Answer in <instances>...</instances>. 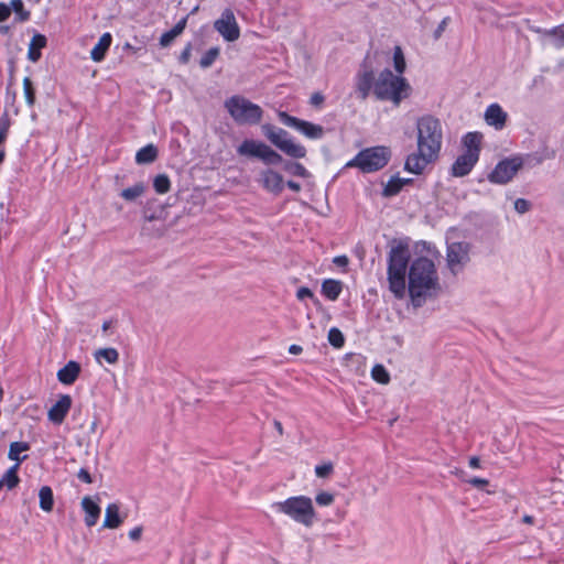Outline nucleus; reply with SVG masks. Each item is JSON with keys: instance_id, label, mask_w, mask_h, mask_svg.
<instances>
[{"instance_id": "1", "label": "nucleus", "mask_w": 564, "mask_h": 564, "mask_svg": "<svg viewBox=\"0 0 564 564\" xmlns=\"http://www.w3.org/2000/svg\"><path fill=\"white\" fill-rule=\"evenodd\" d=\"M438 286L434 262L427 257H419L409 267L408 291L413 307L419 308L432 291Z\"/></svg>"}, {"instance_id": "2", "label": "nucleus", "mask_w": 564, "mask_h": 564, "mask_svg": "<svg viewBox=\"0 0 564 564\" xmlns=\"http://www.w3.org/2000/svg\"><path fill=\"white\" fill-rule=\"evenodd\" d=\"M410 261V251L406 243L398 242L392 246L388 254L389 290L395 299L402 300L406 293V270Z\"/></svg>"}, {"instance_id": "3", "label": "nucleus", "mask_w": 564, "mask_h": 564, "mask_svg": "<svg viewBox=\"0 0 564 564\" xmlns=\"http://www.w3.org/2000/svg\"><path fill=\"white\" fill-rule=\"evenodd\" d=\"M410 93L411 86L408 80L400 75H393L389 68L380 72L373 89L377 99L389 100L397 106L408 98Z\"/></svg>"}, {"instance_id": "4", "label": "nucleus", "mask_w": 564, "mask_h": 564, "mask_svg": "<svg viewBox=\"0 0 564 564\" xmlns=\"http://www.w3.org/2000/svg\"><path fill=\"white\" fill-rule=\"evenodd\" d=\"M417 130V150H424L430 158H438L443 130L441 121L431 116L425 115L416 120Z\"/></svg>"}, {"instance_id": "5", "label": "nucleus", "mask_w": 564, "mask_h": 564, "mask_svg": "<svg viewBox=\"0 0 564 564\" xmlns=\"http://www.w3.org/2000/svg\"><path fill=\"white\" fill-rule=\"evenodd\" d=\"M391 150L386 145H375L360 150L345 167H357L364 174L382 170L391 160Z\"/></svg>"}, {"instance_id": "6", "label": "nucleus", "mask_w": 564, "mask_h": 564, "mask_svg": "<svg viewBox=\"0 0 564 564\" xmlns=\"http://www.w3.org/2000/svg\"><path fill=\"white\" fill-rule=\"evenodd\" d=\"M224 106L232 120L239 126H256L262 120V108L240 95L227 98Z\"/></svg>"}, {"instance_id": "7", "label": "nucleus", "mask_w": 564, "mask_h": 564, "mask_svg": "<svg viewBox=\"0 0 564 564\" xmlns=\"http://www.w3.org/2000/svg\"><path fill=\"white\" fill-rule=\"evenodd\" d=\"M278 512L290 517L304 527H312L315 520L313 501L306 496H293L274 505Z\"/></svg>"}, {"instance_id": "8", "label": "nucleus", "mask_w": 564, "mask_h": 564, "mask_svg": "<svg viewBox=\"0 0 564 564\" xmlns=\"http://www.w3.org/2000/svg\"><path fill=\"white\" fill-rule=\"evenodd\" d=\"M261 131L275 148L291 159L299 160L306 156V148L301 143L294 142L286 130L271 123H264L261 126Z\"/></svg>"}, {"instance_id": "9", "label": "nucleus", "mask_w": 564, "mask_h": 564, "mask_svg": "<svg viewBox=\"0 0 564 564\" xmlns=\"http://www.w3.org/2000/svg\"><path fill=\"white\" fill-rule=\"evenodd\" d=\"M237 154L246 158L261 160L267 165H278L283 162L282 155L267 143L253 139H246L237 147Z\"/></svg>"}, {"instance_id": "10", "label": "nucleus", "mask_w": 564, "mask_h": 564, "mask_svg": "<svg viewBox=\"0 0 564 564\" xmlns=\"http://www.w3.org/2000/svg\"><path fill=\"white\" fill-rule=\"evenodd\" d=\"M278 118L281 123L296 130L310 140H321L324 138L325 130L321 124L300 119L282 110L278 111Z\"/></svg>"}, {"instance_id": "11", "label": "nucleus", "mask_w": 564, "mask_h": 564, "mask_svg": "<svg viewBox=\"0 0 564 564\" xmlns=\"http://www.w3.org/2000/svg\"><path fill=\"white\" fill-rule=\"evenodd\" d=\"M521 170V162H516L514 156L506 158L499 161L494 170L487 175L491 184L506 185Z\"/></svg>"}, {"instance_id": "12", "label": "nucleus", "mask_w": 564, "mask_h": 564, "mask_svg": "<svg viewBox=\"0 0 564 564\" xmlns=\"http://www.w3.org/2000/svg\"><path fill=\"white\" fill-rule=\"evenodd\" d=\"M470 245L466 241H457L447 245L446 261L453 274H457L469 262Z\"/></svg>"}, {"instance_id": "13", "label": "nucleus", "mask_w": 564, "mask_h": 564, "mask_svg": "<svg viewBox=\"0 0 564 564\" xmlns=\"http://www.w3.org/2000/svg\"><path fill=\"white\" fill-rule=\"evenodd\" d=\"M376 80L372 66L368 62V57H366L355 75V90L357 96L362 100L367 99L371 90L373 91L375 89Z\"/></svg>"}, {"instance_id": "14", "label": "nucleus", "mask_w": 564, "mask_h": 564, "mask_svg": "<svg viewBox=\"0 0 564 564\" xmlns=\"http://www.w3.org/2000/svg\"><path fill=\"white\" fill-rule=\"evenodd\" d=\"M214 29L227 41L235 42L240 36V28L236 21L234 11L225 9L219 19L214 22Z\"/></svg>"}, {"instance_id": "15", "label": "nucleus", "mask_w": 564, "mask_h": 564, "mask_svg": "<svg viewBox=\"0 0 564 564\" xmlns=\"http://www.w3.org/2000/svg\"><path fill=\"white\" fill-rule=\"evenodd\" d=\"M72 403L73 400L69 394H61L56 403L47 412L48 420L56 425L62 424L72 408Z\"/></svg>"}, {"instance_id": "16", "label": "nucleus", "mask_w": 564, "mask_h": 564, "mask_svg": "<svg viewBox=\"0 0 564 564\" xmlns=\"http://www.w3.org/2000/svg\"><path fill=\"white\" fill-rule=\"evenodd\" d=\"M437 158L427 156L424 150H417L406 156L404 162V170L409 173L421 174L427 164L434 162Z\"/></svg>"}, {"instance_id": "17", "label": "nucleus", "mask_w": 564, "mask_h": 564, "mask_svg": "<svg viewBox=\"0 0 564 564\" xmlns=\"http://www.w3.org/2000/svg\"><path fill=\"white\" fill-rule=\"evenodd\" d=\"M479 160L471 154L462 153L457 156L451 167V175L454 177H463L468 175Z\"/></svg>"}, {"instance_id": "18", "label": "nucleus", "mask_w": 564, "mask_h": 564, "mask_svg": "<svg viewBox=\"0 0 564 564\" xmlns=\"http://www.w3.org/2000/svg\"><path fill=\"white\" fill-rule=\"evenodd\" d=\"M261 183L265 191L274 195L282 193L284 187L283 176L272 169L264 170L261 173Z\"/></svg>"}, {"instance_id": "19", "label": "nucleus", "mask_w": 564, "mask_h": 564, "mask_svg": "<svg viewBox=\"0 0 564 564\" xmlns=\"http://www.w3.org/2000/svg\"><path fill=\"white\" fill-rule=\"evenodd\" d=\"M507 117V112L496 102L489 105L485 111V121L497 130H501L506 126Z\"/></svg>"}, {"instance_id": "20", "label": "nucleus", "mask_w": 564, "mask_h": 564, "mask_svg": "<svg viewBox=\"0 0 564 564\" xmlns=\"http://www.w3.org/2000/svg\"><path fill=\"white\" fill-rule=\"evenodd\" d=\"M80 371V364L75 360H69L63 368L57 371V380L62 384L70 386L78 379Z\"/></svg>"}, {"instance_id": "21", "label": "nucleus", "mask_w": 564, "mask_h": 564, "mask_svg": "<svg viewBox=\"0 0 564 564\" xmlns=\"http://www.w3.org/2000/svg\"><path fill=\"white\" fill-rule=\"evenodd\" d=\"M482 134L478 131H470L463 135L462 144L465 154H471L479 160Z\"/></svg>"}, {"instance_id": "22", "label": "nucleus", "mask_w": 564, "mask_h": 564, "mask_svg": "<svg viewBox=\"0 0 564 564\" xmlns=\"http://www.w3.org/2000/svg\"><path fill=\"white\" fill-rule=\"evenodd\" d=\"M553 156H554L553 153L550 154L546 150H542V151H535L532 153H528L523 156L516 155L514 159H516V162H521V169L524 166L532 169V167L540 165L545 160L552 159Z\"/></svg>"}, {"instance_id": "23", "label": "nucleus", "mask_w": 564, "mask_h": 564, "mask_svg": "<svg viewBox=\"0 0 564 564\" xmlns=\"http://www.w3.org/2000/svg\"><path fill=\"white\" fill-rule=\"evenodd\" d=\"M532 31L543 36H551L552 44L555 48H564V24L553 26L551 29H543L540 26L532 28Z\"/></svg>"}, {"instance_id": "24", "label": "nucleus", "mask_w": 564, "mask_h": 564, "mask_svg": "<svg viewBox=\"0 0 564 564\" xmlns=\"http://www.w3.org/2000/svg\"><path fill=\"white\" fill-rule=\"evenodd\" d=\"M82 507L85 511V524L88 528L94 527L100 517V507L90 497L83 498Z\"/></svg>"}, {"instance_id": "25", "label": "nucleus", "mask_w": 564, "mask_h": 564, "mask_svg": "<svg viewBox=\"0 0 564 564\" xmlns=\"http://www.w3.org/2000/svg\"><path fill=\"white\" fill-rule=\"evenodd\" d=\"M111 43L112 35L109 32L104 33L90 51V58L96 63L104 61Z\"/></svg>"}, {"instance_id": "26", "label": "nucleus", "mask_w": 564, "mask_h": 564, "mask_svg": "<svg viewBox=\"0 0 564 564\" xmlns=\"http://www.w3.org/2000/svg\"><path fill=\"white\" fill-rule=\"evenodd\" d=\"M46 44V36L40 33H35L29 44L28 58L33 63L37 62L42 56L41 50L44 48Z\"/></svg>"}, {"instance_id": "27", "label": "nucleus", "mask_w": 564, "mask_h": 564, "mask_svg": "<svg viewBox=\"0 0 564 564\" xmlns=\"http://www.w3.org/2000/svg\"><path fill=\"white\" fill-rule=\"evenodd\" d=\"M343 291V282L334 279H326L322 283L321 293L329 301H336Z\"/></svg>"}, {"instance_id": "28", "label": "nucleus", "mask_w": 564, "mask_h": 564, "mask_svg": "<svg viewBox=\"0 0 564 564\" xmlns=\"http://www.w3.org/2000/svg\"><path fill=\"white\" fill-rule=\"evenodd\" d=\"M29 449L30 444L28 442H12L9 447L8 458L15 462L14 465L20 466L28 458V455L21 456L20 454Z\"/></svg>"}, {"instance_id": "29", "label": "nucleus", "mask_w": 564, "mask_h": 564, "mask_svg": "<svg viewBox=\"0 0 564 564\" xmlns=\"http://www.w3.org/2000/svg\"><path fill=\"white\" fill-rule=\"evenodd\" d=\"M158 148L150 143L142 147L135 154V162L138 164H149L156 160Z\"/></svg>"}, {"instance_id": "30", "label": "nucleus", "mask_w": 564, "mask_h": 564, "mask_svg": "<svg viewBox=\"0 0 564 564\" xmlns=\"http://www.w3.org/2000/svg\"><path fill=\"white\" fill-rule=\"evenodd\" d=\"M121 522L122 519L120 518L119 514V507L116 503L108 505L102 527L116 529L121 524Z\"/></svg>"}, {"instance_id": "31", "label": "nucleus", "mask_w": 564, "mask_h": 564, "mask_svg": "<svg viewBox=\"0 0 564 564\" xmlns=\"http://www.w3.org/2000/svg\"><path fill=\"white\" fill-rule=\"evenodd\" d=\"M39 505L45 512H51L54 508V494L50 486H42L39 491Z\"/></svg>"}, {"instance_id": "32", "label": "nucleus", "mask_w": 564, "mask_h": 564, "mask_svg": "<svg viewBox=\"0 0 564 564\" xmlns=\"http://www.w3.org/2000/svg\"><path fill=\"white\" fill-rule=\"evenodd\" d=\"M20 466L13 465L11 466L0 478V481L3 484L4 487H7L9 490L15 488L19 482L20 478L18 476V470Z\"/></svg>"}, {"instance_id": "33", "label": "nucleus", "mask_w": 564, "mask_h": 564, "mask_svg": "<svg viewBox=\"0 0 564 564\" xmlns=\"http://www.w3.org/2000/svg\"><path fill=\"white\" fill-rule=\"evenodd\" d=\"M402 191L399 175H393L383 186L381 192L382 197L390 198L397 196Z\"/></svg>"}, {"instance_id": "34", "label": "nucleus", "mask_w": 564, "mask_h": 564, "mask_svg": "<svg viewBox=\"0 0 564 564\" xmlns=\"http://www.w3.org/2000/svg\"><path fill=\"white\" fill-rule=\"evenodd\" d=\"M144 189V184L140 182L131 187L122 189L120 196L127 202H133L143 194Z\"/></svg>"}, {"instance_id": "35", "label": "nucleus", "mask_w": 564, "mask_h": 564, "mask_svg": "<svg viewBox=\"0 0 564 564\" xmlns=\"http://www.w3.org/2000/svg\"><path fill=\"white\" fill-rule=\"evenodd\" d=\"M220 48L218 46L210 47L206 51L199 59V66L203 69L209 68L215 61L219 57Z\"/></svg>"}, {"instance_id": "36", "label": "nucleus", "mask_w": 564, "mask_h": 564, "mask_svg": "<svg viewBox=\"0 0 564 564\" xmlns=\"http://www.w3.org/2000/svg\"><path fill=\"white\" fill-rule=\"evenodd\" d=\"M10 7L11 11H14L17 13V21L26 22L30 20L31 13L30 11L24 9V3L22 0H11Z\"/></svg>"}, {"instance_id": "37", "label": "nucleus", "mask_w": 564, "mask_h": 564, "mask_svg": "<svg viewBox=\"0 0 564 564\" xmlns=\"http://www.w3.org/2000/svg\"><path fill=\"white\" fill-rule=\"evenodd\" d=\"M284 170L290 174L299 177H307L310 175L307 169L299 162L286 161L284 164Z\"/></svg>"}, {"instance_id": "38", "label": "nucleus", "mask_w": 564, "mask_h": 564, "mask_svg": "<svg viewBox=\"0 0 564 564\" xmlns=\"http://www.w3.org/2000/svg\"><path fill=\"white\" fill-rule=\"evenodd\" d=\"M371 377L378 383L386 384L390 381V375L383 365L377 364L371 369Z\"/></svg>"}, {"instance_id": "39", "label": "nucleus", "mask_w": 564, "mask_h": 564, "mask_svg": "<svg viewBox=\"0 0 564 564\" xmlns=\"http://www.w3.org/2000/svg\"><path fill=\"white\" fill-rule=\"evenodd\" d=\"M393 67L400 76L406 68L405 57L400 46H395L393 50Z\"/></svg>"}, {"instance_id": "40", "label": "nucleus", "mask_w": 564, "mask_h": 564, "mask_svg": "<svg viewBox=\"0 0 564 564\" xmlns=\"http://www.w3.org/2000/svg\"><path fill=\"white\" fill-rule=\"evenodd\" d=\"M153 187L158 194H165L171 188V182L166 174H159L154 177Z\"/></svg>"}, {"instance_id": "41", "label": "nucleus", "mask_w": 564, "mask_h": 564, "mask_svg": "<svg viewBox=\"0 0 564 564\" xmlns=\"http://www.w3.org/2000/svg\"><path fill=\"white\" fill-rule=\"evenodd\" d=\"M23 93L26 105L29 107H33L35 104V88L32 84V80L29 77L23 79Z\"/></svg>"}, {"instance_id": "42", "label": "nucleus", "mask_w": 564, "mask_h": 564, "mask_svg": "<svg viewBox=\"0 0 564 564\" xmlns=\"http://www.w3.org/2000/svg\"><path fill=\"white\" fill-rule=\"evenodd\" d=\"M96 359L104 358L108 364H115L119 359V354L115 348H101L95 354Z\"/></svg>"}, {"instance_id": "43", "label": "nucleus", "mask_w": 564, "mask_h": 564, "mask_svg": "<svg viewBox=\"0 0 564 564\" xmlns=\"http://www.w3.org/2000/svg\"><path fill=\"white\" fill-rule=\"evenodd\" d=\"M328 341L335 348H341L345 344V337L340 329L337 327H332L328 330Z\"/></svg>"}, {"instance_id": "44", "label": "nucleus", "mask_w": 564, "mask_h": 564, "mask_svg": "<svg viewBox=\"0 0 564 564\" xmlns=\"http://www.w3.org/2000/svg\"><path fill=\"white\" fill-rule=\"evenodd\" d=\"M9 120L7 118H2L0 120V143L4 142L7 137H8V132H9ZM6 159V152L3 149H0V164L3 163Z\"/></svg>"}, {"instance_id": "45", "label": "nucleus", "mask_w": 564, "mask_h": 564, "mask_svg": "<svg viewBox=\"0 0 564 564\" xmlns=\"http://www.w3.org/2000/svg\"><path fill=\"white\" fill-rule=\"evenodd\" d=\"M333 469L334 467L332 463H325L315 466V474L319 478H326L333 473Z\"/></svg>"}, {"instance_id": "46", "label": "nucleus", "mask_w": 564, "mask_h": 564, "mask_svg": "<svg viewBox=\"0 0 564 564\" xmlns=\"http://www.w3.org/2000/svg\"><path fill=\"white\" fill-rule=\"evenodd\" d=\"M315 501L318 506H329L334 502V495L327 491L318 492Z\"/></svg>"}, {"instance_id": "47", "label": "nucleus", "mask_w": 564, "mask_h": 564, "mask_svg": "<svg viewBox=\"0 0 564 564\" xmlns=\"http://www.w3.org/2000/svg\"><path fill=\"white\" fill-rule=\"evenodd\" d=\"M530 207H531V203L524 198H517L514 200V209L519 214H524V213L529 212Z\"/></svg>"}, {"instance_id": "48", "label": "nucleus", "mask_w": 564, "mask_h": 564, "mask_svg": "<svg viewBox=\"0 0 564 564\" xmlns=\"http://www.w3.org/2000/svg\"><path fill=\"white\" fill-rule=\"evenodd\" d=\"M174 40L175 35L171 32V30H169L161 35L159 44L161 47H169L171 46Z\"/></svg>"}, {"instance_id": "49", "label": "nucleus", "mask_w": 564, "mask_h": 564, "mask_svg": "<svg viewBox=\"0 0 564 564\" xmlns=\"http://www.w3.org/2000/svg\"><path fill=\"white\" fill-rule=\"evenodd\" d=\"M188 15L182 18L172 29L171 32L177 37L181 35L187 25Z\"/></svg>"}, {"instance_id": "50", "label": "nucleus", "mask_w": 564, "mask_h": 564, "mask_svg": "<svg viewBox=\"0 0 564 564\" xmlns=\"http://www.w3.org/2000/svg\"><path fill=\"white\" fill-rule=\"evenodd\" d=\"M296 297L300 301H304L306 299L315 300V295H314L313 291L306 286H302L297 290Z\"/></svg>"}, {"instance_id": "51", "label": "nucleus", "mask_w": 564, "mask_h": 564, "mask_svg": "<svg viewBox=\"0 0 564 564\" xmlns=\"http://www.w3.org/2000/svg\"><path fill=\"white\" fill-rule=\"evenodd\" d=\"M191 53H192V43H187L178 56V62L181 64H187L191 58Z\"/></svg>"}, {"instance_id": "52", "label": "nucleus", "mask_w": 564, "mask_h": 564, "mask_svg": "<svg viewBox=\"0 0 564 564\" xmlns=\"http://www.w3.org/2000/svg\"><path fill=\"white\" fill-rule=\"evenodd\" d=\"M468 484H470L471 486H474L476 488L482 489L486 486H488L489 481L485 478L473 477L468 480Z\"/></svg>"}, {"instance_id": "53", "label": "nucleus", "mask_w": 564, "mask_h": 564, "mask_svg": "<svg viewBox=\"0 0 564 564\" xmlns=\"http://www.w3.org/2000/svg\"><path fill=\"white\" fill-rule=\"evenodd\" d=\"M77 477L80 481L85 482V484H91L93 482V478H91V475L90 473L86 469V468H80L77 473Z\"/></svg>"}, {"instance_id": "54", "label": "nucleus", "mask_w": 564, "mask_h": 564, "mask_svg": "<svg viewBox=\"0 0 564 564\" xmlns=\"http://www.w3.org/2000/svg\"><path fill=\"white\" fill-rule=\"evenodd\" d=\"M11 14L10 4L0 2V22L6 21Z\"/></svg>"}, {"instance_id": "55", "label": "nucleus", "mask_w": 564, "mask_h": 564, "mask_svg": "<svg viewBox=\"0 0 564 564\" xmlns=\"http://www.w3.org/2000/svg\"><path fill=\"white\" fill-rule=\"evenodd\" d=\"M333 262L334 264H336L337 267H340V268H346L349 263V260L347 258V256L345 254H341V256H337L333 259Z\"/></svg>"}, {"instance_id": "56", "label": "nucleus", "mask_w": 564, "mask_h": 564, "mask_svg": "<svg viewBox=\"0 0 564 564\" xmlns=\"http://www.w3.org/2000/svg\"><path fill=\"white\" fill-rule=\"evenodd\" d=\"M449 18L446 17L444 18L441 23L437 25L436 30L434 31V37L435 39H438L442 34V32L445 30L446 25H447V22H448Z\"/></svg>"}, {"instance_id": "57", "label": "nucleus", "mask_w": 564, "mask_h": 564, "mask_svg": "<svg viewBox=\"0 0 564 564\" xmlns=\"http://www.w3.org/2000/svg\"><path fill=\"white\" fill-rule=\"evenodd\" d=\"M141 534H142V528L141 527H135V528H133V529H131L129 531V538L132 541H138L141 538Z\"/></svg>"}, {"instance_id": "58", "label": "nucleus", "mask_w": 564, "mask_h": 564, "mask_svg": "<svg viewBox=\"0 0 564 564\" xmlns=\"http://www.w3.org/2000/svg\"><path fill=\"white\" fill-rule=\"evenodd\" d=\"M324 101V96L321 93H314L311 97V104L313 106H318Z\"/></svg>"}, {"instance_id": "59", "label": "nucleus", "mask_w": 564, "mask_h": 564, "mask_svg": "<svg viewBox=\"0 0 564 564\" xmlns=\"http://www.w3.org/2000/svg\"><path fill=\"white\" fill-rule=\"evenodd\" d=\"M15 98H17V93L14 90H11L10 87H8L7 94H6V104L14 102Z\"/></svg>"}, {"instance_id": "60", "label": "nucleus", "mask_w": 564, "mask_h": 564, "mask_svg": "<svg viewBox=\"0 0 564 564\" xmlns=\"http://www.w3.org/2000/svg\"><path fill=\"white\" fill-rule=\"evenodd\" d=\"M469 467L473 469L480 468V458L478 456H471L469 458Z\"/></svg>"}, {"instance_id": "61", "label": "nucleus", "mask_w": 564, "mask_h": 564, "mask_svg": "<svg viewBox=\"0 0 564 564\" xmlns=\"http://www.w3.org/2000/svg\"><path fill=\"white\" fill-rule=\"evenodd\" d=\"M285 184L293 192H300L301 191V184L295 182V181L289 180Z\"/></svg>"}, {"instance_id": "62", "label": "nucleus", "mask_w": 564, "mask_h": 564, "mask_svg": "<svg viewBox=\"0 0 564 564\" xmlns=\"http://www.w3.org/2000/svg\"><path fill=\"white\" fill-rule=\"evenodd\" d=\"M303 351L302 346L293 344L289 347V352L292 355H299Z\"/></svg>"}, {"instance_id": "63", "label": "nucleus", "mask_w": 564, "mask_h": 564, "mask_svg": "<svg viewBox=\"0 0 564 564\" xmlns=\"http://www.w3.org/2000/svg\"><path fill=\"white\" fill-rule=\"evenodd\" d=\"M273 425H274V429L276 430V432L282 435L283 434V426H282V423L278 420H274L273 422Z\"/></svg>"}, {"instance_id": "64", "label": "nucleus", "mask_w": 564, "mask_h": 564, "mask_svg": "<svg viewBox=\"0 0 564 564\" xmlns=\"http://www.w3.org/2000/svg\"><path fill=\"white\" fill-rule=\"evenodd\" d=\"M413 183V178H404V177H400V184H401V187L403 188V186L405 185H410Z\"/></svg>"}]
</instances>
